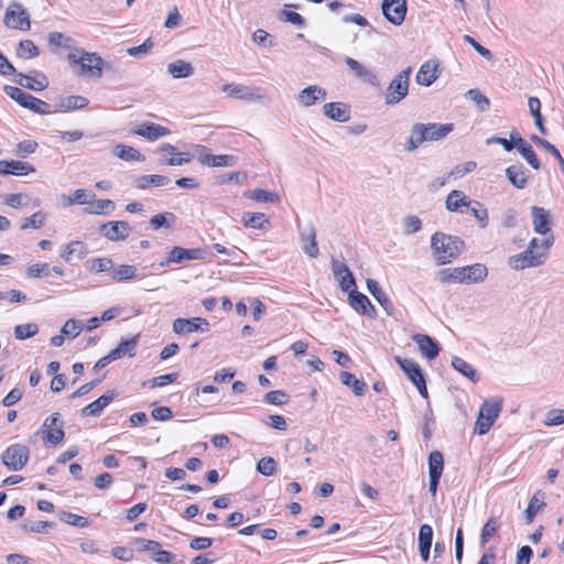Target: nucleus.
Listing matches in <instances>:
<instances>
[{"mask_svg":"<svg viewBox=\"0 0 564 564\" xmlns=\"http://www.w3.org/2000/svg\"><path fill=\"white\" fill-rule=\"evenodd\" d=\"M451 365L456 371L462 373L464 377H466L470 381H473V382L478 381V377H477V372H476L475 368L470 364H468L466 360H464L463 358L453 357Z\"/></svg>","mask_w":564,"mask_h":564,"instance_id":"41","label":"nucleus"},{"mask_svg":"<svg viewBox=\"0 0 564 564\" xmlns=\"http://www.w3.org/2000/svg\"><path fill=\"white\" fill-rule=\"evenodd\" d=\"M137 345H138V336H134L131 339L122 340L118 345V347L110 350V352L115 357V359H119L124 355H129L130 357H133L135 355Z\"/></svg>","mask_w":564,"mask_h":564,"instance_id":"45","label":"nucleus"},{"mask_svg":"<svg viewBox=\"0 0 564 564\" xmlns=\"http://www.w3.org/2000/svg\"><path fill=\"white\" fill-rule=\"evenodd\" d=\"M111 280L123 282L138 276V269L132 264H120L111 270Z\"/></svg>","mask_w":564,"mask_h":564,"instance_id":"38","label":"nucleus"},{"mask_svg":"<svg viewBox=\"0 0 564 564\" xmlns=\"http://www.w3.org/2000/svg\"><path fill=\"white\" fill-rule=\"evenodd\" d=\"M242 223L246 227L260 229L264 223H268L265 215L262 213H245L242 216Z\"/></svg>","mask_w":564,"mask_h":564,"instance_id":"51","label":"nucleus"},{"mask_svg":"<svg viewBox=\"0 0 564 564\" xmlns=\"http://www.w3.org/2000/svg\"><path fill=\"white\" fill-rule=\"evenodd\" d=\"M39 333V327L36 324H21L14 327V336L19 340H23L30 338Z\"/></svg>","mask_w":564,"mask_h":564,"instance_id":"53","label":"nucleus"},{"mask_svg":"<svg viewBox=\"0 0 564 564\" xmlns=\"http://www.w3.org/2000/svg\"><path fill=\"white\" fill-rule=\"evenodd\" d=\"M113 154L123 161H144V156L137 149L124 144H118Z\"/></svg>","mask_w":564,"mask_h":564,"instance_id":"46","label":"nucleus"},{"mask_svg":"<svg viewBox=\"0 0 564 564\" xmlns=\"http://www.w3.org/2000/svg\"><path fill=\"white\" fill-rule=\"evenodd\" d=\"M544 494L539 490L536 491L530 499L527 509L524 510L525 521L527 523H531L536 516V513L545 507V502L543 501Z\"/></svg>","mask_w":564,"mask_h":564,"instance_id":"37","label":"nucleus"},{"mask_svg":"<svg viewBox=\"0 0 564 564\" xmlns=\"http://www.w3.org/2000/svg\"><path fill=\"white\" fill-rule=\"evenodd\" d=\"M88 99L83 96H67L58 101V108L63 111L77 110L86 107Z\"/></svg>","mask_w":564,"mask_h":564,"instance_id":"43","label":"nucleus"},{"mask_svg":"<svg viewBox=\"0 0 564 564\" xmlns=\"http://www.w3.org/2000/svg\"><path fill=\"white\" fill-rule=\"evenodd\" d=\"M3 22L10 29L28 31L31 28L30 17L19 2H12L8 6Z\"/></svg>","mask_w":564,"mask_h":564,"instance_id":"11","label":"nucleus"},{"mask_svg":"<svg viewBox=\"0 0 564 564\" xmlns=\"http://www.w3.org/2000/svg\"><path fill=\"white\" fill-rule=\"evenodd\" d=\"M467 208L469 209L470 214L476 218L478 226L480 228H486L488 226V210L480 202L470 199V205Z\"/></svg>","mask_w":564,"mask_h":564,"instance_id":"44","label":"nucleus"},{"mask_svg":"<svg viewBox=\"0 0 564 564\" xmlns=\"http://www.w3.org/2000/svg\"><path fill=\"white\" fill-rule=\"evenodd\" d=\"M339 378L341 383L345 384L346 387L351 388L356 395H364L367 389V384L365 381L357 379L355 375L347 371L341 372Z\"/></svg>","mask_w":564,"mask_h":564,"instance_id":"42","label":"nucleus"},{"mask_svg":"<svg viewBox=\"0 0 564 564\" xmlns=\"http://www.w3.org/2000/svg\"><path fill=\"white\" fill-rule=\"evenodd\" d=\"M173 332L175 334H189L194 332L205 333L209 329V323L206 318L192 317V318H176L173 322Z\"/></svg>","mask_w":564,"mask_h":564,"instance_id":"15","label":"nucleus"},{"mask_svg":"<svg viewBox=\"0 0 564 564\" xmlns=\"http://www.w3.org/2000/svg\"><path fill=\"white\" fill-rule=\"evenodd\" d=\"M465 242L456 236L435 232L431 238V249L440 264L451 263L464 249Z\"/></svg>","mask_w":564,"mask_h":564,"instance_id":"3","label":"nucleus"},{"mask_svg":"<svg viewBox=\"0 0 564 564\" xmlns=\"http://www.w3.org/2000/svg\"><path fill=\"white\" fill-rule=\"evenodd\" d=\"M45 215H43L41 212L34 213L32 216L26 217L23 219L20 229L25 230L28 228H34L39 229L45 224Z\"/></svg>","mask_w":564,"mask_h":564,"instance_id":"56","label":"nucleus"},{"mask_svg":"<svg viewBox=\"0 0 564 564\" xmlns=\"http://www.w3.org/2000/svg\"><path fill=\"white\" fill-rule=\"evenodd\" d=\"M381 10L384 18L395 26L401 25L406 15V0H382Z\"/></svg>","mask_w":564,"mask_h":564,"instance_id":"12","label":"nucleus"},{"mask_svg":"<svg viewBox=\"0 0 564 564\" xmlns=\"http://www.w3.org/2000/svg\"><path fill=\"white\" fill-rule=\"evenodd\" d=\"M30 451L25 445L13 444L1 455L3 465L13 471L21 470L28 463Z\"/></svg>","mask_w":564,"mask_h":564,"instance_id":"10","label":"nucleus"},{"mask_svg":"<svg viewBox=\"0 0 564 564\" xmlns=\"http://www.w3.org/2000/svg\"><path fill=\"white\" fill-rule=\"evenodd\" d=\"M332 271L343 291L348 292L356 285L355 278L346 264L333 259Z\"/></svg>","mask_w":564,"mask_h":564,"instance_id":"17","label":"nucleus"},{"mask_svg":"<svg viewBox=\"0 0 564 564\" xmlns=\"http://www.w3.org/2000/svg\"><path fill=\"white\" fill-rule=\"evenodd\" d=\"M512 140H514V148L520 152L523 159L534 169L539 170L541 164L539 159L536 158L535 152L532 150L531 145L519 134H511Z\"/></svg>","mask_w":564,"mask_h":564,"instance_id":"27","label":"nucleus"},{"mask_svg":"<svg viewBox=\"0 0 564 564\" xmlns=\"http://www.w3.org/2000/svg\"><path fill=\"white\" fill-rule=\"evenodd\" d=\"M443 468V454L438 451H433L429 456V475L442 476Z\"/></svg>","mask_w":564,"mask_h":564,"instance_id":"48","label":"nucleus"},{"mask_svg":"<svg viewBox=\"0 0 564 564\" xmlns=\"http://www.w3.org/2000/svg\"><path fill=\"white\" fill-rule=\"evenodd\" d=\"M135 186L140 189H145L150 186L162 187L170 183V178L164 175H143L134 181Z\"/></svg>","mask_w":564,"mask_h":564,"instance_id":"39","label":"nucleus"},{"mask_svg":"<svg viewBox=\"0 0 564 564\" xmlns=\"http://www.w3.org/2000/svg\"><path fill=\"white\" fill-rule=\"evenodd\" d=\"M502 402L501 398H491L482 402L475 422V433L484 435L490 430L501 412Z\"/></svg>","mask_w":564,"mask_h":564,"instance_id":"5","label":"nucleus"},{"mask_svg":"<svg viewBox=\"0 0 564 564\" xmlns=\"http://www.w3.org/2000/svg\"><path fill=\"white\" fill-rule=\"evenodd\" d=\"M545 426H556L564 424V409H552L546 413L543 421Z\"/></svg>","mask_w":564,"mask_h":564,"instance_id":"63","label":"nucleus"},{"mask_svg":"<svg viewBox=\"0 0 564 564\" xmlns=\"http://www.w3.org/2000/svg\"><path fill=\"white\" fill-rule=\"evenodd\" d=\"M300 239L303 243V251L311 258H316L319 253V249L316 241V230L314 226H308L303 230H300Z\"/></svg>","mask_w":564,"mask_h":564,"instance_id":"24","label":"nucleus"},{"mask_svg":"<svg viewBox=\"0 0 564 564\" xmlns=\"http://www.w3.org/2000/svg\"><path fill=\"white\" fill-rule=\"evenodd\" d=\"M221 91L228 97L252 102H264L268 98L264 89L259 86L231 83L223 85Z\"/></svg>","mask_w":564,"mask_h":564,"instance_id":"8","label":"nucleus"},{"mask_svg":"<svg viewBox=\"0 0 564 564\" xmlns=\"http://www.w3.org/2000/svg\"><path fill=\"white\" fill-rule=\"evenodd\" d=\"M402 227L404 235H412L421 230L422 221L415 215L406 216L402 220Z\"/></svg>","mask_w":564,"mask_h":564,"instance_id":"59","label":"nucleus"},{"mask_svg":"<svg viewBox=\"0 0 564 564\" xmlns=\"http://www.w3.org/2000/svg\"><path fill=\"white\" fill-rule=\"evenodd\" d=\"M438 77V65L433 61H427L421 65L420 69L416 73L415 82L421 85L429 87L431 86Z\"/></svg>","mask_w":564,"mask_h":564,"instance_id":"23","label":"nucleus"},{"mask_svg":"<svg viewBox=\"0 0 564 564\" xmlns=\"http://www.w3.org/2000/svg\"><path fill=\"white\" fill-rule=\"evenodd\" d=\"M367 289L375 297V300L383 307V310L389 313V311L392 308V303L379 283L372 279H368Z\"/></svg>","mask_w":564,"mask_h":564,"instance_id":"35","label":"nucleus"},{"mask_svg":"<svg viewBox=\"0 0 564 564\" xmlns=\"http://www.w3.org/2000/svg\"><path fill=\"white\" fill-rule=\"evenodd\" d=\"M554 238L551 235L541 242V252H534L531 249H525L523 252L511 256L508 259V264L516 271L524 270L527 268H535L544 264L546 261V253L553 245Z\"/></svg>","mask_w":564,"mask_h":564,"instance_id":"4","label":"nucleus"},{"mask_svg":"<svg viewBox=\"0 0 564 564\" xmlns=\"http://www.w3.org/2000/svg\"><path fill=\"white\" fill-rule=\"evenodd\" d=\"M117 397V393L112 390L107 391L97 400L86 405L82 410L83 416H99L102 410Z\"/></svg>","mask_w":564,"mask_h":564,"instance_id":"25","label":"nucleus"},{"mask_svg":"<svg viewBox=\"0 0 564 564\" xmlns=\"http://www.w3.org/2000/svg\"><path fill=\"white\" fill-rule=\"evenodd\" d=\"M133 133L143 137L149 141H155L162 137L170 134V130L161 124H156L153 122H143L133 130Z\"/></svg>","mask_w":564,"mask_h":564,"instance_id":"21","label":"nucleus"},{"mask_svg":"<svg viewBox=\"0 0 564 564\" xmlns=\"http://www.w3.org/2000/svg\"><path fill=\"white\" fill-rule=\"evenodd\" d=\"M14 83L34 91L44 90L48 85L47 78L43 74L33 78L22 73H18L15 74Z\"/></svg>","mask_w":564,"mask_h":564,"instance_id":"28","label":"nucleus"},{"mask_svg":"<svg viewBox=\"0 0 564 564\" xmlns=\"http://www.w3.org/2000/svg\"><path fill=\"white\" fill-rule=\"evenodd\" d=\"M466 97L474 101L480 111H487L489 109V99L481 94L477 88H471L467 91Z\"/></svg>","mask_w":564,"mask_h":564,"instance_id":"55","label":"nucleus"},{"mask_svg":"<svg viewBox=\"0 0 564 564\" xmlns=\"http://www.w3.org/2000/svg\"><path fill=\"white\" fill-rule=\"evenodd\" d=\"M59 520L76 528H86L89 525V520L87 518L72 512H62L59 514Z\"/></svg>","mask_w":564,"mask_h":564,"instance_id":"52","label":"nucleus"},{"mask_svg":"<svg viewBox=\"0 0 564 564\" xmlns=\"http://www.w3.org/2000/svg\"><path fill=\"white\" fill-rule=\"evenodd\" d=\"M411 72L408 67L392 78L384 94L386 105H397L408 95Z\"/></svg>","mask_w":564,"mask_h":564,"instance_id":"7","label":"nucleus"},{"mask_svg":"<svg viewBox=\"0 0 564 564\" xmlns=\"http://www.w3.org/2000/svg\"><path fill=\"white\" fill-rule=\"evenodd\" d=\"M488 275L487 267L482 263H475L453 269H442L436 273V280L441 284L446 283H479Z\"/></svg>","mask_w":564,"mask_h":564,"instance_id":"1","label":"nucleus"},{"mask_svg":"<svg viewBox=\"0 0 564 564\" xmlns=\"http://www.w3.org/2000/svg\"><path fill=\"white\" fill-rule=\"evenodd\" d=\"M247 196L253 200L257 202H270V203H278L280 200V196L275 193L267 192L264 189H253L247 194Z\"/></svg>","mask_w":564,"mask_h":564,"instance_id":"54","label":"nucleus"},{"mask_svg":"<svg viewBox=\"0 0 564 564\" xmlns=\"http://www.w3.org/2000/svg\"><path fill=\"white\" fill-rule=\"evenodd\" d=\"M198 161L206 166L220 167V166H234L236 164V158L229 154H209L200 153Z\"/></svg>","mask_w":564,"mask_h":564,"instance_id":"29","label":"nucleus"},{"mask_svg":"<svg viewBox=\"0 0 564 564\" xmlns=\"http://www.w3.org/2000/svg\"><path fill=\"white\" fill-rule=\"evenodd\" d=\"M39 54V47L31 40L21 41L17 47V55L24 59L36 57Z\"/></svg>","mask_w":564,"mask_h":564,"instance_id":"47","label":"nucleus"},{"mask_svg":"<svg viewBox=\"0 0 564 564\" xmlns=\"http://www.w3.org/2000/svg\"><path fill=\"white\" fill-rule=\"evenodd\" d=\"M55 528V523L51 521H31L25 522L22 525V529L28 532H34V533H43L47 529Z\"/></svg>","mask_w":564,"mask_h":564,"instance_id":"60","label":"nucleus"},{"mask_svg":"<svg viewBox=\"0 0 564 564\" xmlns=\"http://www.w3.org/2000/svg\"><path fill=\"white\" fill-rule=\"evenodd\" d=\"M453 130L452 123H415L405 144L406 151L417 149L425 141L444 139Z\"/></svg>","mask_w":564,"mask_h":564,"instance_id":"2","label":"nucleus"},{"mask_svg":"<svg viewBox=\"0 0 564 564\" xmlns=\"http://www.w3.org/2000/svg\"><path fill=\"white\" fill-rule=\"evenodd\" d=\"M276 470V463L272 457H263L257 464V471L263 476H272Z\"/></svg>","mask_w":564,"mask_h":564,"instance_id":"61","label":"nucleus"},{"mask_svg":"<svg viewBox=\"0 0 564 564\" xmlns=\"http://www.w3.org/2000/svg\"><path fill=\"white\" fill-rule=\"evenodd\" d=\"M528 170L520 163L510 165L506 169V177L518 189H523L528 185Z\"/></svg>","mask_w":564,"mask_h":564,"instance_id":"26","label":"nucleus"},{"mask_svg":"<svg viewBox=\"0 0 564 564\" xmlns=\"http://www.w3.org/2000/svg\"><path fill=\"white\" fill-rule=\"evenodd\" d=\"M9 165H10L9 174L26 175L29 173L35 172L34 166H32L28 162L11 160V161H9Z\"/></svg>","mask_w":564,"mask_h":564,"instance_id":"58","label":"nucleus"},{"mask_svg":"<svg viewBox=\"0 0 564 564\" xmlns=\"http://www.w3.org/2000/svg\"><path fill=\"white\" fill-rule=\"evenodd\" d=\"M326 90L317 85H311L301 90L296 97V101L303 107H310L326 98Z\"/></svg>","mask_w":564,"mask_h":564,"instance_id":"18","label":"nucleus"},{"mask_svg":"<svg viewBox=\"0 0 564 564\" xmlns=\"http://www.w3.org/2000/svg\"><path fill=\"white\" fill-rule=\"evenodd\" d=\"M64 422L61 420L58 413H53L44 421L42 432L45 434L44 440L52 445L59 444L65 436L63 431Z\"/></svg>","mask_w":564,"mask_h":564,"instance_id":"13","label":"nucleus"},{"mask_svg":"<svg viewBox=\"0 0 564 564\" xmlns=\"http://www.w3.org/2000/svg\"><path fill=\"white\" fill-rule=\"evenodd\" d=\"M166 70L175 79L187 78L194 74L193 65L184 59H177L170 63Z\"/></svg>","mask_w":564,"mask_h":564,"instance_id":"33","label":"nucleus"},{"mask_svg":"<svg viewBox=\"0 0 564 564\" xmlns=\"http://www.w3.org/2000/svg\"><path fill=\"white\" fill-rule=\"evenodd\" d=\"M412 339L417 344L420 352L432 360L435 359L440 354V345L431 336L425 334H415Z\"/></svg>","mask_w":564,"mask_h":564,"instance_id":"19","label":"nucleus"},{"mask_svg":"<svg viewBox=\"0 0 564 564\" xmlns=\"http://www.w3.org/2000/svg\"><path fill=\"white\" fill-rule=\"evenodd\" d=\"M345 62L347 66L355 73V75L371 85H377L378 79L377 76L373 75L370 70H368L364 65H361L357 59L352 57H346Z\"/></svg>","mask_w":564,"mask_h":564,"instance_id":"36","label":"nucleus"},{"mask_svg":"<svg viewBox=\"0 0 564 564\" xmlns=\"http://www.w3.org/2000/svg\"><path fill=\"white\" fill-rule=\"evenodd\" d=\"M395 361L406 373L412 383H416L419 380L424 378L423 371L416 361L412 359H403L401 357H395Z\"/></svg>","mask_w":564,"mask_h":564,"instance_id":"32","label":"nucleus"},{"mask_svg":"<svg viewBox=\"0 0 564 564\" xmlns=\"http://www.w3.org/2000/svg\"><path fill=\"white\" fill-rule=\"evenodd\" d=\"M99 231L110 241H122L129 237L131 227L126 221H108L99 227Z\"/></svg>","mask_w":564,"mask_h":564,"instance_id":"16","label":"nucleus"},{"mask_svg":"<svg viewBox=\"0 0 564 564\" xmlns=\"http://www.w3.org/2000/svg\"><path fill=\"white\" fill-rule=\"evenodd\" d=\"M323 112L326 117L337 122L349 120L348 107L341 102H328L323 106Z\"/></svg>","mask_w":564,"mask_h":564,"instance_id":"31","label":"nucleus"},{"mask_svg":"<svg viewBox=\"0 0 564 564\" xmlns=\"http://www.w3.org/2000/svg\"><path fill=\"white\" fill-rule=\"evenodd\" d=\"M533 229L539 235H546L551 231V217L543 207H531Z\"/></svg>","mask_w":564,"mask_h":564,"instance_id":"22","label":"nucleus"},{"mask_svg":"<svg viewBox=\"0 0 564 564\" xmlns=\"http://www.w3.org/2000/svg\"><path fill=\"white\" fill-rule=\"evenodd\" d=\"M470 205V198L458 189H453L445 199V207L448 212L463 213V207Z\"/></svg>","mask_w":564,"mask_h":564,"instance_id":"30","label":"nucleus"},{"mask_svg":"<svg viewBox=\"0 0 564 564\" xmlns=\"http://www.w3.org/2000/svg\"><path fill=\"white\" fill-rule=\"evenodd\" d=\"M112 260L110 258H96L86 262L89 271L101 273L109 272L112 269Z\"/></svg>","mask_w":564,"mask_h":564,"instance_id":"50","label":"nucleus"},{"mask_svg":"<svg viewBox=\"0 0 564 564\" xmlns=\"http://www.w3.org/2000/svg\"><path fill=\"white\" fill-rule=\"evenodd\" d=\"M203 251L200 249H184L181 247H174L170 251V260L174 263H181L185 260L202 259Z\"/></svg>","mask_w":564,"mask_h":564,"instance_id":"34","label":"nucleus"},{"mask_svg":"<svg viewBox=\"0 0 564 564\" xmlns=\"http://www.w3.org/2000/svg\"><path fill=\"white\" fill-rule=\"evenodd\" d=\"M67 58L70 63L79 65L83 73L91 77H101L105 61L97 53L76 50L69 53Z\"/></svg>","mask_w":564,"mask_h":564,"instance_id":"6","label":"nucleus"},{"mask_svg":"<svg viewBox=\"0 0 564 564\" xmlns=\"http://www.w3.org/2000/svg\"><path fill=\"white\" fill-rule=\"evenodd\" d=\"M532 141L543 148L544 150H546L550 154L554 155V158L558 161V164L561 166V171L562 173L564 174V159L563 156L561 155L560 151L553 145L551 144L547 140L545 139H542L538 135H533L532 137Z\"/></svg>","mask_w":564,"mask_h":564,"instance_id":"49","label":"nucleus"},{"mask_svg":"<svg viewBox=\"0 0 564 564\" xmlns=\"http://www.w3.org/2000/svg\"><path fill=\"white\" fill-rule=\"evenodd\" d=\"M3 90L11 99L15 100L20 106L24 108L42 115L50 112L48 104L23 91L19 87L7 85L4 86Z\"/></svg>","mask_w":564,"mask_h":564,"instance_id":"9","label":"nucleus"},{"mask_svg":"<svg viewBox=\"0 0 564 564\" xmlns=\"http://www.w3.org/2000/svg\"><path fill=\"white\" fill-rule=\"evenodd\" d=\"M348 302L350 306L358 313L368 317L376 316V308L365 294L357 291H351L348 296Z\"/></svg>","mask_w":564,"mask_h":564,"instance_id":"20","label":"nucleus"},{"mask_svg":"<svg viewBox=\"0 0 564 564\" xmlns=\"http://www.w3.org/2000/svg\"><path fill=\"white\" fill-rule=\"evenodd\" d=\"M90 205L85 208V213L89 215H110L116 208V204L111 199H94Z\"/></svg>","mask_w":564,"mask_h":564,"instance_id":"40","label":"nucleus"},{"mask_svg":"<svg viewBox=\"0 0 564 564\" xmlns=\"http://www.w3.org/2000/svg\"><path fill=\"white\" fill-rule=\"evenodd\" d=\"M499 528L498 520L496 518H489L481 529L480 543L485 545L489 539L497 532Z\"/></svg>","mask_w":564,"mask_h":564,"instance_id":"57","label":"nucleus"},{"mask_svg":"<svg viewBox=\"0 0 564 564\" xmlns=\"http://www.w3.org/2000/svg\"><path fill=\"white\" fill-rule=\"evenodd\" d=\"M88 254V247L84 241L73 240L64 243L59 248V257L66 263L73 264L83 260Z\"/></svg>","mask_w":564,"mask_h":564,"instance_id":"14","label":"nucleus"},{"mask_svg":"<svg viewBox=\"0 0 564 564\" xmlns=\"http://www.w3.org/2000/svg\"><path fill=\"white\" fill-rule=\"evenodd\" d=\"M96 198V195L87 189L79 188L74 192L73 200L74 204L78 205H89Z\"/></svg>","mask_w":564,"mask_h":564,"instance_id":"64","label":"nucleus"},{"mask_svg":"<svg viewBox=\"0 0 564 564\" xmlns=\"http://www.w3.org/2000/svg\"><path fill=\"white\" fill-rule=\"evenodd\" d=\"M290 397L282 390H273L264 394V401L270 404L283 405L286 404Z\"/></svg>","mask_w":564,"mask_h":564,"instance_id":"62","label":"nucleus"}]
</instances>
